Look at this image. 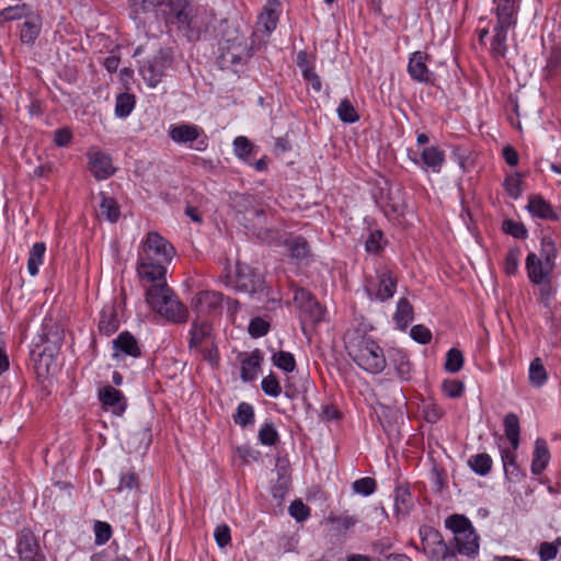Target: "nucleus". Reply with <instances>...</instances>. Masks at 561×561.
Listing matches in <instances>:
<instances>
[{
  "label": "nucleus",
  "instance_id": "f257e3e1",
  "mask_svg": "<svg viewBox=\"0 0 561 561\" xmlns=\"http://www.w3.org/2000/svg\"><path fill=\"white\" fill-rule=\"evenodd\" d=\"M130 18L142 22V16L160 9L165 25H174L188 39L194 36V8L190 0H129Z\"/></svg>",
  "mask_w": 561,
  "mask_h": 561
},
{
  "label": "nucleus",
  "instance_id": "f03ea898",
  "mask_svg": "<svg viewBox=\"0 0 561 561\" xmlns=\"http://www.w3.org/2000/svg\"><path fill=\"white\" fill-rule=\"evenodd\" d=\"M175 255L174 247L160 233H147L138 252L137 273L141 280L156 283L163 280L167 265Z\"/></svg>",
  "mask_w": 561,
  "mask_h": 561
},
{
  "label": "nucleus",
  "instance_id": "7ed1b4c3",
  "mask_svg": "<svg viewBox=\"0 0 561 561\" xmlns=\"http://www.w3.org/2000/svg\"><path fill=\"white\" fill-rule=\"evenodd\" d=\"M344 344L348 356L363 370L377 375L386 368L383 350L362 331H347L344 335Z\"/></svg>",
  "mask_w": 561,
  "mask_h": 561
},
{
  "label": "nucleus",
  "instance_id": "20e7f679",
  "mask_svg": "<svg viewBox=\"0 0 561 561\" xmlns=\"http://www.w3.org/2000/svg\"><path fill=\"white\" fill-rule=\"evenodd\" d=\"M146 301L152 310L169 321L182 323L187 319L186 307L179 301L173 290L168 286L165 278L151 283V286L146 290Z\"/></svg>",
  "mask_w": 561,
  "mask_h": 561
},
{
  "label": "nucleus",
  "instance_id": "39448f33",
  "mask_svg": "<svg viewBox=\"0 0 561 561\" xmlns=\"http://www.w3.org/2000/svg\"><path fill=\"white\" fill-rule=\"evenodd\" d=\"M496 23L493 26L491 54L495 58H504L507 53V33L517 23L518 5L515 0H494Z\"/></svg>",
  "mask_w": 561,
  "mask_h": 561
},
{
  "label": "nucleus",
  "instance_id": "423d86ee",
  "mask_svg": "<svg viewBox=\"0 0 561 561\" xmlns=\"http://www.w3.org/2000/svg\"><path fill=\"white\" fill-rule=\"evenodd\" d=\"M445 524L454 534V540L459 553L468 557L478 553L479 536L467 517L453 515L446 519Z\"/></svg>",
  "mask_w": 561,
  "mask_h": 561
},
{
  "label": "nucleus",
  "instance_id": "0eeeda50",
  "mask_svg": "<svg viewBox=\"0 0 561 561\" xmlns=\"http://www.w3.org/2000/svg\"><path fill=\"white\" fill-rule=\"evenodd\" d=\"M168 135L176 144L187 145L197 151H205L208 147V137L204 129L197 125L180 123L169 127Z\"/></svg>",
  "mask_w": 561,
  "mask_h": 561
},
{
  "label": "nucleus",
  "instance_id": "6e6552de",
  "mask_svg": "<svg viewBox=\"0 0 561 561\" xmlns=\"http://www.w3.org/2000/svg\"><path fill=\"white\" fill-rule=\"evenodd\" d=\"M225 284L237 291L252 294L263 286L261 274L247 264H237L236 276H227Z\"/></svg>",
  "mask_w": 561,
  "mask_h": 561
},
{
  "label": "nucleus",
  "instance_id": "1a4fd4ad",
  "mask_svg": "<svg viewBox=\"0 0 561 561\" xmlns=\"http://www.w3.org/2000/svg\"><path fill=\"white\" fill-rule=\"evenodd\" d=\"M227 45H222L220 60L222 66L242 65L249 57V48L243 35H237L232 39H226Z\"/></svg>",
  "mask_w": 561,
  "mask_h": 561
},
{
  "label": "nucleus",
  "instance_id": "9d476101",
  "mask_svg": "<svg viewBox=\"0 0 561 561\" xmlns=\"http://www.w3.org/2000/svg\"><path fill=\"white\" fill-rule=\"evenodd\" d=\"M525 267L529 280L533 284H541L551 279L556 264L548 263L537 256V253L530 252L526 257Z\"/></svg>",
  "mask_w": 561,
  "mask_h": 561
},
{
  "label": "nucleus",
  "instance_id": "9b49d317",
  "mask_svg": "<svg viewBox=\"0 0 561 561\" xmlns=\"http://www.w3.org/2000/svg\"><path fill=\"white\" fill-rule=\"evenodd\" d=\"M16 550L20 561H44L45 556L41 551L38 541L34 534L27 529L21 531Z\"/></svg>",
  "mask_w": 561,
  "mask_h": 561
},
{
  "label": "nucleus",
  "instance_id": "f8f14e48",
  "mask_svg": "<svg viewBox=\"0 0 561 561\" xmlns=\"http://www.w3.org/2000/svg\"><path fill=\"white\" fill-rule=\"evenodd\" d=\"M171 66V58L164 54L159 53L152 60L145 65L140 71L144 80L150 85L156 87L164 76L167 69Z\"/></svg>",
  "mask_w": 561,
  "mask_h": 561
},
{
  "label": "nucleus",
  "instance_id": "ddd939ff",
  "mask_svg": "<svg viewBox=\"0 0 561 561\" xmlns=\"http://www.w3.org/2000/svg\"><path fill=\"white\" fill-rule=\"evenodd\" d=\"M224 295L214 290L198 291L192 300V309L199 316H206L221 309Z\"/></svg>",
  "mask_w": 561,
  "mask_h": 561
},
{
  "label": "nucleus",
  "instance_id": "4468645a",
  "mask_svg": "<svg viewBox=\"0 0 561 561\" xmlns=\"http://www.w3.org/2000/svg\"><path fill=\"white\" fill-rule=\"evenodd\" d=\"M428 55L423 51H414L408 62V73L410 77L421 83L433 84L434 73L428 69L426 61Z\"/></svg>",
  "mask_w": 561,
  "mask_h": 561
},
{
  "label": "nucleus",
  "instance_id": "2eb2a0df",
  "mask_svg": "<svg viewBox=\"0 0 561 561\" xmlns=\"http://www.w3.org/2000/svg\"><path fill=\"white\" fill-rule=\"evenodd\" d=\"M89 170L96 180H106L115 172L112 158L103 151L90 150L88 152Z\"/></svg>",
  "mask_w": 561,
  "mask_h": 561
},
{
  "label": "nucleus",
  "instance_id": "dca6fc26",
  "mask_svg": "<svg viewBox=\"0 0 561 561\" xmlns=\"http://www.w3.org/2000/svg\"><path fill=\"white\" fill-rule=\"evenodd\" d=\"M409 157L422 170H431L434 173H439L445 162V152L436 146L424 147L420 152V159L412 158L410 153Z\"/></svg>",
  "mask_w": 561,
  "mask_h": 561
},
{
  "label": "nucleus",
  "instance_id": "f3484780",
  "mask_svg": "<svg viewBox=\"0 0 561 561\" xmlns=\"http://www.w3.org/2000/svg\"><path fill=\"white\" fill-rule=\"evenodd\" d=\"M422 539V549L432 560L435 556L437 557L443 549L447 547L440 533L433 527L423 526L420 529Z\"/></svg>",
  "mask_w": 561,
  "mask_h": 561
},
{
  "label": "nucleus",
  "instance_id": "a211bd4d",
  "mask_svg": "<svg viewBox=\"0 0 561 561\" xmlns=\"http://www.w3.org/2000/svg\"><path fill=\"white\" fill-rule=\"evenodd\" d=\"M211 341V325L207 321L194 320L190 330L188 348L197 350Z\"/></svg>",
  "mask_w": 561,
  "mask_h": 561
},
{
  "label": "nucleus",
  "instance_id": "6ab92c4d",
  "mask_svg": "<svg viewBox=\"0 0 561 561\" xmlns=\"http://www.w3.org/2000/svg\"><path fill=\"white\" fill-rule=\"evenodd\" d=\"M113 346L115 348L114 357L125 355L137 358L141 355L137 340L127 331L119 333L118 336L113 340Z\"/></svg>",
  "mask_w": 561,
  "mask_h": 561
},
{
  "label": "nucleus",
  "instance_id": "aec40b11",
  "mask_svg": "<svg viewBox=\"0 0 561 561\" xmlns=\"http://www.w3.org/2000/svg\"><path fill=\"white\" fill-rule=\"evenodd\" d=\"M527 210L534 216L545 220L556 221L559 219L557 211L551 204L540 195L528 197Z\"/></svg>",
  "mask_w": 561,
  "mask_h": 561
},
{
  "label": "nucleus",
  "instance_id": "412c9836",
  "mask_svg": "<svg viewBox=\"0 0 561 561\" xmlns=\"http://www.w3.org/2000/svg\"><path fill=\"white\" fill-rule=\"evenodd\" d=\"M262 360L263 356L260 350H254L250 354L245 353L241 356L240 377L244 382H250L256 378Z\"/></svg>",
  "mask_w": 561,
  "mask_h": 561
},
{
  "label": "nucleus",
  "instance_id": "4be33fe9",
  "mask_svg": "<svg viewBox=\"0 0 561 561\" xmlns=\"http://www.w3.org/2000/svg\"><path fill=\"white\" fill-rule=\"evenodd\" d=\"M100 401L113 409L114 413L121 415L126 410V400L123 393L113 388L112 386H105L99 391Z\"/></svg>",
  "mask_w": 561,
  "mask_h": 561
},
{
  "label": "nucleus",
  "instance_id": "5701e85b",
  "mask_svg": "<svg viewBox=\"0 0 561 561\" xmlns=\"http://www.w3.org/2000/svg\"><path fill=\"white\" fill-rule=\"evenodd\" d=\"M378 278V289L376 293V298L385 301L390 299L397 288V278L392 276L391 272L387 268L379 270L377 272Z\"/></svg>",
  "mask_w": 561,
  "mask_h": 561
},
{
  "label": "nucleus",
  "instance_id": "b1692460",
  "mask_svg": "<svg viewBox=\"0 0 561 561\" xmlns=\"http://www.w3.org/2000/svg\"><path fill=\"white\" fill-rule=\"evenodd\" d=\"M550 459V453L543 438H537L535 442V450L533 454L531 472L540 476L546 469Z\"/></svg>",
  "mask_w": 561,
  "mask_h": 561
},
{
  "label": "nucleus",
  "instance_id": "393cba45",
  "mask_svg": "<svg viewBox=\"0 0 561 561\" xmlns=\"http://www.w3.org/2000/svg\"><path fill=\"white\" fill-rule=\"evenodd\" d=\"M394 512L397 515L407 516L414 506L413 496L407 486H397L393 493Z\"/></svg>",
  "mask_w": 561,
  "mask_h": 561
},
{
  "label": "nucleus",
  "instance_id": "a878e982",
  "mask_svg": "<svg viewBox=\"0 0 561 561\" xmlns=\"http://www.w3.org/2000/svg\"><path fill=\"white\" fill-rule=\"evenodd\" d=\"M119 322L113 305L105 306L100 313L99 330L104 335H111L118 329Z\"/></svg>",
  "mask_w": 561,
  "mask_h": 561
},
{
  "label": "nucleus",
  "instance_id": "bb28decb",
  "mask_svg": "<svg viewBox=\"0 0 561 561\" xmlns=\"http://www.w3.org/2000/svg\"><path fill=\"white\" fill-rule=\"evenodd\" d=\"M276 0H268L267 5L263 9V12L259 16L257 27L259 30L262 27L266 34H271L277 25L278 22V13L273 8V5H277Z\"/></svg>",
  "mask_w": 561,
  "mask_h": 561
},
{
  "label": "nucleus",
  "instance_id": "cd10ccee",
  "mask_svg": "<svg viewBox=\"0 0 561 561\" xmlns=\"http://www.w3.org/2000/svg\"><path fill=\"white\" fill-rule=\"evenodd\" d=\"M504 432L505 436L510 440L513 450H516L519 446V420L515 413H508L505 415L504 421Z\"/></svg>",
  "mask_w": 561,
  "mask_h": 561
},
{
  "label": "nucleus",
  "instance_id": "c85d7f7f",
  "mask_svg": "<svg viewBox=\"0 0 561 561\" xmlns=\"http://www.w3.org/2000/svg\"><path fill=\"white\" fill-rule=\"evenodd\" d=\"M41 32V19L37 15H30L21 26L20 37L23 43L32 44Z\"/></svg>",
  "mask_w": 561,
  "mask_h": 561
},
{
  "label": "nucleus",
  "instance_id": "c756f323",
  "mask_svg": "<svg viewBox=\"0 0 561 561\" xmlns=\"http://www.w3.org/2000/svg\"><path fill=\"white\" fill-rule=\"evenodd\" d=\"M288 252L293 260L306 261L311 255L310 247L302 237H295L288 242Z\"/></svg>",
  "mask_w": 561,
  "mask_h": 561
},
{
  "label": "nucleus",
  "instance_id": "7c9ffc66",
  "mask_svg": "<svg viewBox=\"0 0 561 561\" xmlns=\"http://www.w3.org/2000/svg\"><path fill=\"white\" fill-rule=\"evenodd\" d=\"M393 318L401 330H404L412 322L413 307L407 298L399 299Z\"/></svg>",
  "mask_w": 561,
  "mask_h": 561
},
{
  "label": "nucleus",
  "instance_id": "2f4dec72",
  "mask_svg": "<svg viewBox=\"0 0 561 561\" xmlns=\"http://www.w3.org/2000/svg\"><path fill=\"white\" fill-rule=\"evenodd\" d=\"M528 378L530 385L535 388H541L547 382L548 374L539 357L530 362Z\"/></svg>",
  "mask_w": 561,
  "mask_h": 561
},
{
  "label": "nucleus",
  "instance_id": "473e14b6",
  "mask_svg": "<svg viewBox=\"0 0 561 561\" xmlns=\"http://www.w3.org/2000/svg\"><path fill=\"white\" fill-rule=\"evenodd\" d=\"M46 245L44 242H36L30 250L27 260V271L30 275L35 276L38 273L39 266L43 263Z\"/></svg>",
  "mask_w": 561,
  "mask_h": 561
},
{
  "label": "nucleus",
  "instance_id": "72a5a7b5",
  "mask_svg": "<svg viewBox=\"0 0 561 561\" xmlns=\"http://www.w3.org/2000/svg\"><path fill=\"white\" fill-rule=\"evenodd\" d=\"M100 215L111 222H115L121 215L118 204L112 197L106 196L104 193H100Z\"/></svg>",
  "mask_w": 561,
  "mask_h": 561
},
{
  "label": "nucleus",
  "instance_id": "f704fd0d",
  "mask_svg": "<svg viewBox=\"0 0 561 561\" xmlns=\"http://www.w3.org/2000/svg\"><path fill=\"white\" fill-rule=\"evenodd\" d=\"M468 465L479 476H486L492 468V459L488 454H477L469 458Z\"/></svg>",
  "mask_w": 561,
  "mask_h": 561
},
{
  "label": "nucleus",
  "instance_id": "c9c22d12",
  "mask_svg": "<svg viewBox=\"0 0 561 561\" xmlns=\"http://www.w3.org/2000/svg\"><path fill=\"white\" fill-rule=\"evenodd\" d=\"M233 421L236 424L240 425L241 427H245L250 424H253L254 423L253 407L247 402H241L237 408L236 414L233 415Z\"/></svg>",
  "mask_w": 561,
  "mask_h": 561
},
{
  "label": "nucleus",
  "instance_id": "e433bc0d",
  "mask_svg": "<svg viewBox=\"0 0 561 561\" xmlns=\"http://www.w3.org/2000/svg\"><path fill=\"white\" fill-rule=\"evenodd\" d=\"M273 364L285 373H291L296 369V360L291 353L279 351L272 356Z\"/></svg>",
  "mask_w": 561,
  "mask_h": 561
},
{
  "label": "nucleus",
  "instance_id": "4c0bfd02",
  "mask_svg": "<svg viewBox=\"0 0 561 561\" xmlns=\"http://www.w3.org/2000/svg\"><path fill=\"white\" fill-rule=\"evenodd\" d=\"M135 106V96L129 93H121L116 98L115 114L118 117H127Z\"/></svg>",
  "mask_w": 561,
  "mask_h": 561
},
{
  "label": "nucleus",
  "instance_id": "58836bf2",
  "mask_svg": "<svg viewBox=\"0 0 561 561\" xmlns=\"http://www.w3.org/2000/svg\"><path fill=\"white\" fill-rule=\"evenodd\" d=\"M337 116L344 123H355L359 119L356 108L353 106L348 99H343L337 106Z\"/></svg>",
  "mask_w": 561,
  "mask_h": 561
},
{
  "label": "nucleus",
  "instance_id": "ea45409f",
  "mask_svg": "<svg viewBox=\"0 0 561 561\" xmlns=\"http://www.w3.org/2000/svg\"><path fill=\"white\" fill-rule=\"evenodd\" d=\"M537 256L548 263L556 264L558 251L554 241L550 237H543L541 239L540 250Z\"/></svg>",
  "mask_w": 561,
  "mask_h": 561
},
{
  "label": "nucleus",
  "instance_id": "a19ab883",
  "mask_svg": "<svg viewBox=\"0 0 561 561\" xmlns=\"http://www.w3.org/2000/svg\"><path fill=\"white\" fill-rule=\"evenodd\" d=\"M330 524L335 525L334 529L339 533L346 531L357 524V518L348 514L333 515L330 514L327 518Z\"/></svg>",
  "mask_w": 561,
  "mask_h": 561
},
{
  "label": "nucleus",
  "instance_id": "79ce46f5",
  "mask_svg": "<svg viewBox=\"0 0 561 561\" xmlns=\"http://www.w3.org/2000/svg\"><path fill=\"white\" fill-rule=\"evenodd\" d=\"M259 440L264 446H274L279 439V435L273 423H264L257 434Z\"/></svg>",
  "mask_w": 561,
  "mask_h": 561
},
{
  "label": "nucleus",
  "instance_id": "37998d69",
  "mask_svg": "<svg viewBox=\"0 0 561 561\" xmlns=\"http://www.w3.org/2000/svg\"><path fill=\"white\" fill-rule=\"evenodd\" d=\"M94 530V542L96 546L105 545L112 537V527L106 522L96 520L93 526Z\"/></svg>",
  "mask_w": 561,
  "mask_h": 561
},
{
  "label": "nucleus",
  "instance_id": "c03bdc74",
  "mask_svg": "<svg viewBox=\"0 0 561 561\" xmlns=\"http://www.w3.org/2000/svg\"><path fill=\"white\" fill-rule=\"evenodd\" d=\"M502 229L505 233L511 234L516 239H526L528 236L525 225L513 219H505L502 224Z\"/></svg>",
  "mask_w": 561,
  "mask_h": 561
},
{
  "label": "nucleus",
  "instance_id": "a18cd8bd",
  "mask_svg": "<svg viewBox=\"0 0 561 561\" xmlns=\"http://www.w3.org/2000/svg\"><path fill=\"white\" fill-rule=\"evenodd\" d=\"M463 366V355L457 348H450L447 352L445 369L451 374L459 371Z\"/></svg>",
  "mask_w": 561,
  "mask_h": 561
},
{
  "label": "nucleus",
  "instance_id": "49530a36",
  "mask_svg": "<svg viewBox=\"0 0 561 561\" xmlns=\"http://www.w3.org/2000/svg\"><path fill=\"white\" fill-rule=\"evenodd\" d=\"M352 488L355 493L368 496L376 491L377 483L375 479L365 477L354 481Z\"/></svg>",
  "mask_w": 561,
  "mask_h": 561
},
{
  "label": "nucleus",
  "instance_id": "de8ad7c7",
  "mask_svg": "<svg viewBox=\"0 0 561 561\" xmlns=\"http://www.w3.org/2000/svg\"><path fill=\"white\" fill-rule=\"evenodd\" d=\"M515 450L510 451L506 449L501 450L502 462L504 467L505 474L512 477H518L519 470L516 463V456L514 454Z\"/></svg>",
  "mask_w": 561,
  "mask_h": 561
},
{
  "label": "nucleus",
  "instance_id": "09e8293b",
  "mask_svg": "<svg viewBox=\"0 0 561 561\" xmlns=\"http://www.w3.org/2000/svg\"><path fill=\"white\" fill-rule=\"evenodd\" d=\"M520 250L510 249L504 259V271L507 275H515L518 271Z\"/></svg>",
  "mask_w": 561,
  "mask_h": 561
},
{
  "label": "nucleus",
  "instance_id": "8fccbe9b",
  "mask_svg": "<svg viewBox=\"0 0 561 561\" xmlns=\"http://www.w3.org/2000/svg\"><path fill=\"white\" fill-rule=\"evenodd\" d=\"M262 390L264 393L272 398H277L282 393V387L275 375L270 374L262 379Z\"/></svg>",
  "mask_w": 561,
  "mask_h": 561
},
{
  "label": "nucleus",
  "instance_id": "3c124183",
  "mask_svg": "<svg viewBox=\"0 0 561 561\" xmlns=\"http://www.w3.org/2000/svg\"><path fill=\"white\" fill-rule=\"evenodd\" d=\"M289 514L297 522H304L309 517L310 508L301 500H295L289 505Z\"/></svg>",
  "mask_w": 561,
  "mask_h": 561
},
{
  "label": "nucleus",
  "instance_id": "603ef678",
  "mask_svg": "<svg viewBox=\"0 0 561 561\" xmlns=\"http://www.w3.org/2000/svg\"><path fill=\"white\" fill-rule=\"evenodd\" d=\"M504 187L507 194L517 199L522 195V180L519 175H510L504 181Z\"/></svg>",
  "mask_w": 561,
  "mask_h": 561
},
{
  "label": "nucleus",
  "instance_id": "864d4df0",
  "mask_svg": "<svg viewBox=\"0 0 561 561\" xmlns=\"http://www.w3.org/2000/svg\"><path fill=\"white\" fill-rule=\"evenodd\" d=\"M268 322L257 317L251 320L248 331L252 337H261L268 332Z\"/></svg>",
  "mask_w": 561,
  "mask_h": 561
},
{
  "label": "nucleus",
  "instance_id": "5fc2aeb1",
  "mask_svg": "<svg viewBox=\"0 0 561 561\" xmlns=\"http://www.w3.org/2000/svg\"><path fill=\"white\" fill-rule=\"evenodd\" d=\"M410 335L415 342L420 344H427L432 340L431 330L423 324L413 325L411 328Z\"/></svg>",
  "mask_w": 561,
  "mask_h": 561
},
{
  "label": "nucleus",
  "instance_id": "6e6d98bb",
  "mask_svg": "<svg viewBox=\"0 0 561 561\" xmlns=\"http://www.w3.org/2000/svg\"><path fill=\"white\" fill-rule=\"evenodd\" d=\"M442 387L448 398H459L465 389L463 383L456 379L445 380Z\"/></svg>",
  "mask_w": 561,
  "mask_h": 561
},
{
  "label": "nucleus",
  "instance_id": "4d7b16f0",
  "mask_svg": "<svg viewBox=\"0 0 561 561\" xmlns=\"http://www.w3.org/2000/svg\"><path fill=\"white\" fill-rule=\"evenodd\" d=\"M199 352L206 362H208L210 365H217L219 353L215 341H211L210 343L199 347Z\"/></svg>",
  "mask_w": 561,
  "mask_h": 561
},
{
  "label": "nucleus",
  "instance_id": "13d9d810",
  "mask_svg": "<svg viewBox=\"0 0 561 561\" xmlns=\"http://www.w3.org/2000/svg\"><path fill=\"white\" fill-rule=\"evenodd\" d=\"M233 150L238 157L244 158L251 153L252 144L250 142V140L247 137L238 136L233 140Z\"/></svg>",
  "mask_w": 561,
  "mask_h": 561
},
{
  "label": "nucleus",
  "instance_id": "bf43d9fd",
  "mask_svg": "<svg viewBox=\"0 0 561 561\" xmlns=\"http://www.w3.org/2000/svg\"><path fill=\"white\" fill-rule=\"evenodd\" d=\"M300 310L305 316H308L309 321L312 323L320 322L323 318V309L317 300L314 307L311 304H307L305 307H301Z\"/></svg>",
  "mask_w": 561,
  "mask_h": 561
},
{
  "label": "nucleus",
  "instance_id": "052dcab7",
  "mask_svg": "<svg viewBox=\"0 0 561 561\" xmlns=\"http://www.w3.org/2000/svg\"><path fill=\"white\" fill-rule=\"evenodd\" d=\"M137 488H138V477L134 471L128 470V471L122 473L121 479H119V485H118L119 491L133 490V489H137Z\"/></svg>",
  "mask_w": 561,
  "mask_h": 561
},
{
  "label": "nucleus",
  "instance_id": "680f3d73",
  "mask_svg": "<svg viewBox=\"0 0 561 561\" xmlns=\"http://www.w3.org/2000/svg\"><path fill=\"white\" fill-rule=\"evenodd\" d=\"M215 540L220 548H225L231 540L230 528L226 525H218L214 533Z\"/></svg>",
  "mask_w": 561,
  "mask_h": 561
},
{
  "label": "nucleus",
  "instance_id": "e2e57ef3",
  "mask_svg": "<svg viewBox=\"0 0 561 561\" xmlns=\"http://www.w3.org/2000/svg\"><path fill=\"white\" fill-rule=\"evenodd\" d=\"M294 300L299 306V308L305 307L307 304H311L313 307L316 306V298L311 295L310 291L304 288L295 289Z\"/></svg>",
  "mask_w": 561,
  "mask_h": 561
},
{
  "label": "nucleus",
  "instance_id": "0e129e2a",
  "mask_svg": "<svg viewBox=\"0 0 561 561\" xmlns=\"http://www.w3.org/2000/svg\"><path fill=\"white\" fill-rule=\"evenodd\" d=\"M72 140V133L69 128H58L54 131V142L57 147H66Z\"/></svg>",
  "mask_w": 561,
  "mask_h": 561
},
{
  "label": "nucleus",
  "instance_id": "69168bd1",
  "mask_svg": "<svg viewBox=\"0 0 561 561\" xmlns=\"http://www.w3.org/2000/svg\"><path fill=\"white\" fill-rule=\"evenodd\" d=\"M382 232L377 230L369 234L368 239L365 242V248L367 252L377 253L381 248Z\"/></svg>",
  "mask_w": 561,
  "mask_h": 561
},
{
  "label": "nucleus",
  "instance_id": "338daca9",
  "mask_svg": "<svg viewBox=\"0 0 561 561\" xmlns=\"http://www.w3.org/2000/svg\"><path fill=\"white\" fill-rule=\"evenodd\" d=\"M540 288H539V296H540V301L543 304V306L546 308H549L550 307V299L553 295V290H552V287H551V279H549L548 282L546 283H541V284H537Z\"/></svg>",
  "mask_w": 561,
  "mask_h": 561
},
{
  "label": "nucleus",
  "instance_id": "774afa93",
  "mask_svg": "<svg viewBox=\"0 0 561 561\" xmlns=\"http://www.w3.org/2000/svg\"><path fill=\"white\" fill-rule=\"evenodd\" d=\"M558 549L553 543L542 542L539 547V556L542 561H550L557 557Z\"/></svg>",
  "mask_w": 561,
  "mask_h": 561
}]
</instances>
